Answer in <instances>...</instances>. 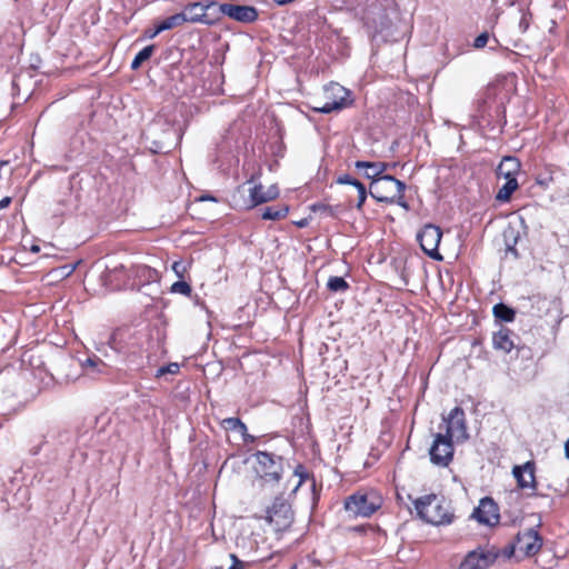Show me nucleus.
Returning a JSON list of instances; mask_svg holds the SVG:
<instances>
[{"instance_id": "1", "label": "nucleus", "mask_w": 569, "mask_h": 569, "mask_svg": "<svg viewBox=\"0 0 569 569\" xmlns=\"http://www.w3.org/2000/svg\"><path fill=\"white\" fill-rule=\"evenodd\" d=\"M413 505L418 516L428 523L442 526L452 522L453 513L449 503L441 496L426 495L416 499Z\"/></svg>"}, {"instance_id": "2", "label": "nucleus", "mask_w": 569, "mask_h": 569, "mask_svg": "<svg viewBox=\"0 0 569 569\" xmlns=\"http://www.w3.org/2000/svg\"><path fill=\"white\" fill-rule=\"evenodd\" d=\"M114 347L124 349L131 353H146L149 358L158 341H153L150 337L148 328L144 329H127L121 328L113 332L111 337Z\"/></svg>"}, {"instance_id": "3", "label": "nucleus", "mask_w": 569, "mask_h": 569, "mask_svg": "<svg viewBox=\"0 0 569 569\" xmlns=\"http://www.w3.org/2000/svg\"><path fill=\"white\" fill-rule=\"evenodd\" d=\"M382 506L377 491H357L345 500V509L353 517H370Z\"/></svg>"}, {"instance_id": "4", "label": "nucleus", "mask_w": 569, "mask_h": 569, "mask_svg": "<svg viewBox=\"0 0 569 569\" xmlns=\"http://www.w3.org/2000/svg\"><path fill=\"white\" fill-rule=\"evenodd\" d=\"M351 92L338 82H330L323 88L325 102L312 107V110L319 113H331L340 111L352 103Z\"/></svg>"}, {"instance_id": "5", "label": "nucleus", "mask_w": 569, "mask_h": 569, "mask_svg": "<svg viewBox=\"0 0 569 569\" xmlns=\"http://www.w3.org/2000/svg\"><path fill=\"white\" fill-rule=\"evenodd\" d=\"M499 557L493 546L479 547L467 553L458 569H488Z\"/></svg>"}, {"instance_id": "6", "label": "nucleus", "mask_w": 569, "mask_h": 569, "mask_svg": "<svg viewBox=\"0 0 569 569\" xmlns=\"http://www.w3.org/2000/svg\"><path fill=\"white\" fill-rule=\"evenodd\" d=\"M442 421L446 426L443 436H448L457 442H465L469 439L466 415L462 408L455 407L447 417L442 418Z\"/></svg>"}, {"instance_id": "7", "label": "nucleus", "mask_w": 569, "mask_h": 569, "mask_svg": "<svg viewBox=\"0 0 569 569\" xmlns=\"http://www.w3.org/2000/svg\"><path fill=\"white\" fill-rule=\"evenodd\" d=\"M256 471L266 480L278 481L282 475V458L267 451H258L256 455Z\"/></svg>"}, {"instance_id": "8", "label": "nucleus", "mask_w": 569, "mask_h": 569, "mask_svg": "<svg viewBox=\"0 0 569 569\" xmlns=\"http://www.w3.org/2000/svg\"><path fill=\"white\" fill-rule=\"evenodd\" d=\"M453 440L439 432L429 449L430 461L438 467H448L453 459Z\"/></svg>"}, {"instance_id": "9", "label": "nucleus", "mask_w": 569, "mask_h": 569, "mask_svg": "<svg viewBox=\"0 0 569 569\" xmlns=\"http://www.w3.org/2000/svg\"><path fill=\"white\" fill-rule=\"evenodd\" d=\"M399 184L405 183L392 176L386 174L371 181L369 193L377 201L389 203L397 194Z\"/></svg>"}, {"instance_id": "10", "label": "nucleus", "mask_w": 569, "mask_h": 569, "mask_svg": "<svg viewBox=\"0 0 569 569\" xmlns=\"http://www.w3.org/2000/svg\"><path fill=\"white\" fill-rule=\"evenodd\" d=\"M441 237L442 232L440 228L435 224L425 226L422 230L417 234V239L423 252L438 261L442 260V256L438 250Z\"/></svg>"}, {"instance_id": "11", "label": "nucleus", "mask_w": 569, "mask_h": 569, "mask_svg": "<svg viewBox=\"0 0 569 569\" xmlns=\"http://www.w3.org/2000/svg\"><path fill=\"white\" fill-rule=\"evenodd\" d=\"M267 513V520L273 525L277 531L288 529L293 520L291 507L283 500H276Z\"/></svg>"}, {"instance_id": "12", "label": "nucleus", "mask_w": 569, "mask_h": 569, "mask_svg": "<svg viewBox=\"0 0 569 569\" xmlns=\"http://www.w3.org/2000/svg\"><path fill=\"white\" fill-rule=\"evenodd\" d=\"M217 8L221 14L238 22L251 23L258 19V10L252 6L230 2L218 4Z\"/></svg>"}, {"instance_id": "13", "label": "nucleus", "mask_w": 569, "mask_h": 569, "mask_svg": "<svg viewBox=\"0 0 569 569\" xmlns=\"http://www.w3.org/2000/svg\"><path fill=\"white\" fill-rule=\"evenodd\" d=\"M472 518L489 527L498 525L500 520L498 505L490 497L482 498L479 506L473 510Z\"/></svg>"}, {"instance_id": "14", "label": "nucleus", "mask_w": 569, "mask_h": 569, "mask_svg": "<svg viewBox=\"0 0 569 569\" xmlns=\"http://www.w3.org/2000/svg\"><path fill=\"white\" fill-rule=\"evenodd\" d=\"M217 6L218 3L214 1L193 2L187 4L181 14L186 18V22L211 24L212 20L209 18L208 11Z\"/></svg>"}, {"instance_id": "15", "label": "nucleus", "mask_w": 569, "mask_h": 569, "mask_svg": "<svg viewBox=\"0 0 569 569\" xmlns=\"http://www.w3.org/2000/svg\"><path fill=\"white\" fill-rule=\"evenodd\" d=\"M512 473L517 480L518 487L522 490H529L528 496H532L535 493L537 482L535 476V462L527 461L521 466H515L512 469Z\"/></svg>"}, {"instance_id": "16", "label": "nucleus", "mask_w": 569, "mask_h": 569, "mask_svg": "<svg viewBox=\"0 0 569 569\" xmlns=\"http://www.w3.org/2000/svg\"><path fill=\"white\" fill-rule=\"evenodd\" d=\"M517 546L526 556H535L542 546V539L535 529H527L517 535Z\"/></svg>"}, {"instance_id": "17", "label": "nucleus", "mask_w": 569, "mask_h": 569, "mask_svg": "<svg viewBox=\"0 0 569 569\" xmlns=\"http://www.w3.org/2000/svg\"><path fill=\"white\" fill-rule=\"evenodd\" d=\"M279 196V188L277 184H271L268 189L261 183L254 184L249 189V204L248 208H254L259 204L272 201Z\"/></svg>"}, {"instance_id": "18", "label": "nucleus", "mask_w": 569, "mask_h": 569, "mask_svg": "<svg viewBox=\"0 0 569 569\" xmlns=\"http://www.w3.org/2000/svg\"><path fill=\"white\" fill-rule=\"evenodd\" d=\"M513 332L506 327H501L492 336V345L496 350L510 352L515 348Z\"/></svg>"}, {"instance_id": "19", "label": "nucleus", "mask_w": 569, "mask_h": 569, "mask_svg": "<svg viewBox=\"0 0 569 569\" xmlns=\"http://www.w3.org/2000/svg\"><path fill=\"white\" fill-rule=\"evenodd\" d=\"M355 167L358 170H365L363 176L375 181V179L382 177L388 164L385 162L356 161Z\"/></svg>"}, {"instance_id": "20", "label": "nucleus", "mask_w": 569, "mask_h": 569, "mask_svg": "<svg viewBox=\"0 0 569 569\" xmlns=\"http://www.w3.org/2000/svg\"><path fill=\"white\" fill-rule=\"evenodd\" d=\"M520 170V162L515 157H505L497 168L498 177L517 178V173Z\"/></svg>"}, {"instance_id": "21", "label": "nucleus", "mask_w": 569, "mask_h": 569, "mask_svg": "<svg viewBox=\"0 0 569 569\" xmlns=\"http://www.w3.org/2000/svg\"><path fill=\"white\" fill-rule=\"evenodd\" d=\"M518 187L519 184L517 178L506 179V182L499 188L496 194V200L499 202H508Z\"/></svg>"}, {"instance_id": "22", "label": "nucleus", "mask_w": 569, "mask_h": 569, "mask_svg": "<svg viewBox=\"0 0 569 569\" xmlns=\"http://www.w3.org/2000/svg\"><path fill=\"white\" fill-rule=\"evenodd\" d=\"M288 212H289V207L286 204L266 207L261 211V218L263 220L278 221V220L286 218Z\"/></svg>"}, {"instance_id": "23", "label": "nucleus", "mask_w": 569, "mask_h": 569, "mask_svg": "<svg viewBox=\"0 0 569 569\" xmlns=\"http://www.w3.org/2000/svg\"><path fill=\"white\" fill-rule=\"evenodd\" d=\"M184 22H186V18L181 14V12L172 14L156 26V32H162V31L176 28V27H180Z\"/></svg>"}, {"instance_id": "24", "label": "nucleus", "mask_w": 569, "mask_h": 569, "mask_svg": "<svg viewBox=\"0 0 569 569\" xmlns=\"http://www.w3.org/2000/svg\"><path fill=\"white\" fill-rule=\"evenodd\" d=\"M221 426L226 430L238 431L242 437H247V426L239 418H226L222 420Z\"/></svg>"}, {"instance_id": "25", "label": "nucleus", "mask_w": 569, "mask_h": 569, "mask_svg": "<svg viewBox=\"0 0 569 569\" xmlns=\"http://www.w3.org/2000/svg\"><path fill=\"white\" fill-rule=\"evenodd\" d=\"M515 310L505 303H498L493 307V316L502 321L510 322L515 319Z\"/></svg>"}, {"instance_id": "26", "label": "nucleus", "mask_w": 569, "mask_h": 569, "mask_svg": "<svg viewBox=\"0 0 569 569\" xmlns=\"http://www.w3.org/2000/svg\"><path fill=\"white\" fill-rule=\"evenodd\" d=\"M154 44H150L140 50L131 62V69L137 70L144 61H147L154 51Z\"/></svg>"}, {"instance_id": "27", "label": "nucleus", "mask_w": 569, "mask_h": 569, "mask_svg": "<svg viewBox=\"0 0 569 569\" xmlns=\"http://www.w3.org/2000/svg\"><path fill=\"white\" fill-rule=\"evenodd\" d=\"M327 287L332 292H343L349 288L348 282L342 277H330Z\"/></svg>"}, {"instance_id": "28", "label": "nucleus", "mask_w": 569, "mask_h": 569, "mask_svg": "<svg viewBox=\"0 0 569 569\" xmlns=\"http://www.w3.org/2000/svg\"><path fill=\"white\" fill-rule=\"evenodd\" d=\"M170 290L173 293H180L183 296H190L192 291L190 284L186 281H176L174 283H172Z\"/></svg>"}, {"instance_id": "29", "label": "nucleus", "mask_w": 569, "mask_h": 569, "mask_svg": "<svg viewBox=\"0 0 569 569\" xmlns=\"http://www.w3.org/2000/svg\"><path fill=\"white\" fill-rule=\"evenodd\" d=\"M405 190H406V184H399V190L397 192V194L392 198V200H390L389 203H396L402 208H405L406 210L409 209V206L407 203V201L405 200Z\"/></svg>"}, {"instance_id": "30", "label": "nucleus", "mask_w": 569, "mask_h": 569, "mask_svg": "<svg viewBox=\"0 0 569 569\" xmlns=\"http://www.w3.org/2000/svg\"><path fill=\"white\" fill-rule=\"evenodd\" d=\"M179 365L173 362V363H169L168 366H163V367H160L158 370H157V373H156V377L159 378V377H162L167 373H171V375H176L179 372Z\"/></svg>"}, {"instance_id": "31", "label": "nucleus", "mask_w": 569, "mask_h": 569, "mask_svg": "<svg viewBox=\"0 0 569 569\" xmlns=\"http://www.w3.org/2000/svg\"><path fill=\"white\" fill-rule=\"evenodd\" d=\"M356 190H357L356 208L358 210H361L365 204V201L367 199V189H366L365 184H358V188Z\"/></svg>"}, {"instance_id": "32", "label": "nucleus", "mask_w": 569, "mask_h": 569, "mask_svg": "<svg viewBox=\"0 0 569 569\" xmlns=\"http://www.w3.org/2000/svg\"><path fill=\"white\" fill-rule=\"evenodd\" d=\"M337 183H339V184H350V186L355 187L356 189L358 188V184H363L362 182H360L359 180L352 178L349 174L339 176L337 178Z\"/></svg>"}, {"instance_id": "33", "label": "nucleus", "mask_w": 569, "mask_h": 569, "mask_svg": "<svg viewBox=\"0 0 569 569\" xmlns=\"http://www.w3.org/2000/svg\"><path fill=\"white\" fill-rule=\"evenodd\" d=\"M172 271L178 278L182 279L187 272V264H184L182 261H174L172 263Z\"/></svg>"}, {"instance_id": "34", "label": "nucleus", "mask_w": 569, "mask_h": 569, "mask_svg": "<svg viewBox=\"0 0 569 569\" xmlns=\"http://www.w3.org/2000/svg\"><path fill=\"white\" fill-rule=\"evenodd\" d=\"M488 40H489L488 33L483 32L475 39L473 47L477 49H481V48L486 47V44L488 43Z\"/></svg>"}, {"instance_id": "35", "label": "nucleus", "mask_w": 569, "mask_h": 569, "mask_svg": "<svg viewBox=\"0 0 569 569\" xmlns=\"http://www.w3.org/2000/svg\"><path fill=\"white\" fill-rule=\"evenodd\" d=\"M529 13L522 12L521 19L519 21V28L521 29L522 32H525L529 27Z\"/></svg>"}, {"instance_id": "36", "label": "nucleus", "mask_w": 569, "mask_h": 569, "mask_svg": "<svg viewBox=\"0 0 569 569\" xmlns=\"http://www.w3.org/2000/svg\"><path fill=\"white\" fill-rule=\"evenodd\" d=\"M232 565L228 569H243V562L234 553H230Z\"/></svg>"}, {"instance_id": "37", "label": "nucleus", "mask_w": 569, "mask_h": 569, "mask_svg": "<svg viewBox=\"0 0 569 569\" xmlns=\"http://www.w3.org/2000/svg\"><path fill=\"white\" fill-rule=\"evenodd\" d=\"M552 180V176L549 174L547 177L539 176L536 181L539 186L547 188Z\"/></svg>"}, {"instance_id": "38", "label": "nucleus", "mask_w": 569, "mask_h": 569, "mask_svg": "<svg viewBox=\"0 0 569 569\" xmlns=\"http://www.w3.org/2000/svg\"><path fill=\"white\" fill-rule=\"evenodd\" d=\"M295 473L300 477V483L308 477V475L305 472V468L301 465L296 468Z\"/></svg>"}, {"instance_id": "39", "label": "nucleus", "mask_w": 569, "mask_h": 569, "mask_svg": "<svg viewBox=\"0 0 569 569\" xmlns=\"http://www.w3.org/2000/svg\"><path fill=\"white\" fill-rule=\"evenodd\" d=\"M161 124V120H156L148 129V134L153 136L158 129V127Z\"/></svg>"}, {"instance_id": "40", "label": "nucleus", "mask_w": 569, "mask_h": 569, "mask_svg": "<svg viewBox=\"0 0 569 569\" xmlns=\"http://www.w3.org/2000/svg\"><path fill=\"white\" fill-rule=\"evenodd\" d=\"M11 197H4L0 200V210L9 207V204L11 203Z\"/></svg>"}, {"instance_id": "41", "label": "nucleus", "mask_w": 569, "mask_h": 569, "mask_svg": "<svg viewBox=\"0 0 569 569\" xmlns=\"http://www.w3.org/2000/svg\"><path fill=\"white\" fill-rule=\"evenodd\" d=\"M99 360L88 358L84 362V366L94 367Z\"/></svg>"}, {"instance_id": "42", "label": "nucleus", "mask_w": 569, "mask_h": 569, "mask_svg": "<svg viewBox=\"0 0 569 569\" xmlns=\"http://www.w3.org/2000/svg\"><path fill=\"white\" fill-rule=\"evenodd\" d=\"M244 442H253L254 437L247 432V437H242Z\"/></svg>"}, {"instance_id": "43", "label": "nucleus", "mask_w": 569, "mask_h": 569, "mask_svg": "<svg viewBox=\"0 0 569 569\" xmlns=\"http://www.w3.org/2000/svg\"><path fill=\"white\" fill-rule=\"evenodd\" d=\"M273 1L280 6H284V4L292 2L293 0H273Z\"/></svg>"}, {"instance_id": "44", "label": "nucleus", "mask_w": 569, "mask_h": 569, "mask_svg": "<svg viewBox=\"0 0 569 569\" xmlns=\"http://www.w3.org/2000/svg\"><path fill=\"white\" fill-rule=\"evenodd\" d=\"M160 32H156V29L152 30V31H148V37L149 38H154L157 34H159Z\"/></svg>"}, {"instance_id": "45", "label": "nucleus", "mask_w": 569, "mask_h": 569, "mask_svg": "<svg viewBox=\"0 0 569 569\" xmlns=\"http://www.w3.org/2000/svg\"><path fill=\"white\" fill-rule=\"evenodd\" d=\"M566 457L569 459V440L565 445Z\"/></svg>"}, {"instance_id": "46", "label": "nucleus", "mask_w": 569, "mask_h": 569, "mask_svg": "<svg viewBox=\"0 0 569 569\" xmlns=\"http://www.w3.org/2000/svg\"><path fill=\"white\" fill-rule=\"evenodd\" d=\"M164 124L168 127V130L166 133L170 134V136L173 134L174 132H173L172 128L168 123H164Z\"/></svg>"}, {"instance_id": "47", "label": "nucleus", "mask_w": 569, "mask_h": 569, "mask_svg": "<svg viewBox=\"0 0 569 569\" xmlns=\"http://www.w3.org/2000/svg\"><path fill=\"white\" fill-rule=\"evenodd\" d=\"M31 250H32L33 252H38L40 249H39V247H38V246H33V247L31 248Z\"/></svg>"}, {"instance_id": "48", "label": "nucleus", "mask_w": 569, "mask_h": 569, "mask_svg": "<svg viewBox=\"0 0 569 569\" xmlns=\"http://www.w3.org/2000/svg\"><path fill=\"white\" fill-rule=\"evenodd\" d=\"M38 452H39V448H36V449L32 451V453H33V455H37Z\"/></svg>"}, {"instance_id": "49", "label": "nucleus", "mask_w": 569, "mask_h": 569, "mask_svg": "<svg viewBox=\"0 0 569 569\" xmlns=\"http://www.w3.org/2000/svg\"><path fill=\"white\" fill-rule=\"evenodd\" d=\"M253 182V177H251L249 180H248V183H252Z\"/></svg>"}]
</instances>
